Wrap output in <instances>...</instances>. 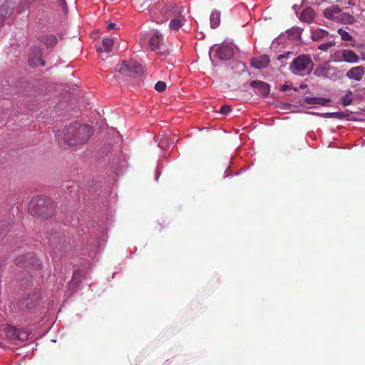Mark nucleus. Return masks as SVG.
I'll return each instance as SVG.
<instances>
[{"label":"nucleus","mask_w":365,"mask_h":365,"mask_svg":"<svg viewBox=\"0 0 365 365\" xmlns=\"http://www.w3.org/2000/svg\"><path fill=\"white\" fill-rule=\"evenodd\" d=\"M341 59H334V62H347L350 63H357L359 60V56L354 51L349 49H343L341 51Z\"/></svg>","instance_id":"ddd939ff"},{"label":"nucleus","mask_w":365,"mask_h":365,"mask_svg":"<svg viewBox=\"0 0 365 365\" xmlns=\"http://www.w3.org/2000/svg\"><path fill=\"white\" fill-rule=\"evenodd\" d=\"M16 280L18 286L22 289H26L33 284V277L28 271L19 273Z\"/></svg>","instance_id":"f8f14e48"},{"label":"nucleus","mask_w":365,"mask_h":365,"mask_svg":"<svg viewBox=\"0 0 365 365\" xmlns=\"http://www.w3.org/2000/svg\"><path fill=\"white\" fill-rule=\"evenodd\" d=\"M92 134L93 129L90 125L74 121L65 125L62 130L56 133V137L59 143L74 146L86 143Z\"/></svg>","instance_id":"f257e3e1"},{"label":"nucleus","mask_w":365,"mask_h":365,"mask_svg":"<svg viewBox=\"0 0 365 365\" xmlns=\"http://www.w3.org/2000/svg\"><path fill=\"white\" fill-rule=\"evenodd\" d=\"M309 64L312 65V68L314 63L310 56L306 54H301L293 59L289 69L293 73L297 74L300 71H305Z\"/></svg>","instance_id":"0eeeda50"},{"label":"nucleus","mask_w":365,"mask_h":365,"mask_svg":"<svg viewBox=\"0 0 365 365\" xmlns=\"http://www.w3.org/2000/svg\"><path fill=\"white\" fill-rule=\"evenodd\" d=\"M155 1V0H147V1L145 2V4H147V3H148L149 1H150V2H151V1Z\"/></svg>","instance_id":"3c124183"},{"label":"nucleus","mask_w":365,"mask_h":365,"mask_svg":"<svg viewBox=\"0 0 365 365\" xmlns=\"http://www.w3.org/2000/svg\"><path fill=\"white\" fill-rule=\"evenodd\" d=\"M303 29L300 27H292L287 29L284 33H281L277 38L272 41V45H279L282 43V39L287 35V38L291 41H297L301 39V35Z\"/></svg>","instance_id":"9d476101"},{"label":"nucleus","mask_w":365,"mask_h":365,"mask_svg":"<svg viewBox=\"0 0 365 365\" xmlns=\"http://www.w3.org/2000/svg\"><path fill=\"white\" fill-rule=\"evenodd\" d=\"M119 163H122L121 167H123L125 162V160H120L118 158H117L116 163H115V160L113 159V165H115L116 164H119Z\"/></svg>","instance_id":"37998d69"},{"label":"nucleus","mask_w":365,"mask_h":365,"mask_svg":"<svg viewBox=\"0 0 365 365\" xmlns=\"http://www.w3.org/2000/svg\"><path fill=\"white\" fill-rule=\"evenodd\" d=\"M334 59H341V56L340 57L339 55L336 54L333 56V60Z\"/></svg>","instance_id":"09e8293b"},{"label":"nucleus","mask_w":365,"mask_h":365,"mask_svg":"<svg viewBox=\"0 0 365 365\" xmlns=\"http://www.w3.org/2000/svg\"><path fill=\"white\" fill-rule=\"evenodd\" d=\"M210 26L212 29L217 28L220 24V12L214 11L210 14Z\"/></svg>","instance_id":"393cba45"},{"label":"nucleus","mask_w":365,"mask_h":365,"mask_svg":"<svg viewBox=\"0 0 365 365\" xmlns=\"http://www.w3.org/2000/svg\"><path fill=\"white\" fill-rule=\"evenodd\" d=\"M182 24L181 20L175 19L170 21L169 27L173 30L177 31L182 26Z\"/></svg>","instance_id":"2f4dec72"},{"label":"nucleus","mask_w":365,"mask_h":365,"mask_svg":"<svg viewBox=\"0 0 365 365\" xmlns=\"http://www.w3.org/2000/svg\"><path fill=\"white\" fill-rule=\"evenodd\" d=\"M48 238L50 245L56 255L65 251L70 242L61 232H55L51 233Z\"/></svg>","instance_id":"423d86ee"},{"label":"nucleus","mask_w":365,"mask_h":365,"mask_svg":"<svg viewBox=\"0 0 365 365\" xmlns=\"http://www.w3.org/2000/svg\"><path fill=\"white\" fill-rule=\"evenodd\" d=\"M293 90H294V91H296V92H297V91H299V88H297V87H296V88H293Z\"/></svg>","instance_id":"603ef678"},{"label":"nucleus","mask_w":365,"mask_h":365,"mask_svg":"<svg viewBox=\"0 0 365 365\" xmlns=\"http://www.w3.org/2000/svg\"><path fill=\"white\" fill-rule=\"evenodd\" d=\"M352 100L353 99L351 98V91H349V93H347L342 98L343 104L344 106L350 105L352 103Z\"/></svg>","instance_id":"c9c22d12"},{"label":"nucleus","mask_w":365,"mask_h":365,"mask_svg":"<svg viewBox=\"0 0 365 365\" xmlns=\"http://www.w3.org/2000/svg\"><path fill=\"white\" fill-rule=\"evenodd\" d=\"M158 53H160L161 55L163 56H167L169 54V52L168 50L166 49H163L162 50L161 48L160 50H158Z\"/></svg>","instance_id":"c03bdc74"},{"label":"nucleus","mask_w":365,"mask_h":365,"mask_svg":"<svg viewBox=\"0 0 365 365\" xmlns=\"http://www.w3.org/2000/svg\"><path fill=\"white\" fill-rule=\"evenodd\" d=\"M336 21L344 24H353L355 22V18L352 14L343 12L340 16H336Z\"/></svg>","instance_id":"4be33fe9"},{"label":"nucleus","mask_w":365,"mask_h":365,"mask_svg":"<svg viewBox=\"0 0 365 365\" xmlns=\"http://www.w3.org/2000/svg\"><path fill=\"white\" fill-rule=\"evenodd\" d=\"M163 41V37L161 34L158 31H156L153 36L149 39V46H150L153 51H157L160 49V43Z\"/></svg>","instance_id":"a211bd4d"},{"label":"nucleus","mask_w":365,"mask_h":365,"mask_svg":"<svg viewBox=\"0 0 365 365\" xmlns=\"http://www.w3.org/2000/svg\"><path fill=\"white\" fill-rule=\"evenodd\" d=\"M217 46L215 50V56L222 61L230 60L234 56V49L225 43H222L220 46L215 44L212 46L209 52L210 58L212 59V53L215 51V48Z\"/></svg>","instance_id":"6e6552de"},{"label":"nucleus","mask_w":365,"mask_h":365,"mask_svg":"<svg viewBox=\"0 0 365 365\" xmlns=\"http://www.w3.org/2000/svg\"><path fill=\"white\" fill-rule=\"evenodd\" d=\"M333 72L331 73H329V71L327 73V77L326 78H329L330 80L336 81L337 79L341 78V71L338 70L335 67H332V69H331Z\"/></svg>","instance_id":"c85d7f7f"},{"label":"nucleus","mask_w":365,"mask_h":365,"mask_svg":"<svg viewBox=\"0 0 365 365\" xmlns=\"http://www.w3.org/2000/svg\"><path fill=\"white\" fill-rule=\"evenodd\" d=\"M293 56H294V53L293 52H290V51L286 52V53H284L283 54L279 55L278 57H277V60L281 61L280 66H283L285 65V63L282 61L283 59L289 58H290V57H292Z\"/></svg>","instance_id":"473e14b6"},{"label":"nucleus","mask_w":365,"mask_h":365,"mask_svg":"<svg viewBox=\"0 0 365 365\" xmlns=\"http://www.w3.org/2000/svg\"><path fill=\"white\" fill-rule=\"evenodd\" d=\"M329 36V32L322 29H317L312 34L311 38L314 41H319L326 36Z\"/></svg>","instance_id":"5701e85b"},{"label":"nucleus","mask_w":365,"mask_h":365,"mask_svg":"<svg viewBox=\"0 0 365 365\" xmlns=\"http://www.w3.org/2000/svg\"><path fill=\"white\" fill-rule=\"evenodd\" d=\"M114 44V40L113 38H104L102 40V46L103 48L100 47L99 51L101 52H110Z\"/></svg>","instance_id":"b1692460"},{"label":"nucleus","mask_w":365,"mask_h":365,"mask_svg":"<svg viewBox=\"0 0 365 365\" xmlns=\"http://www.w3.org/2000/svg\"><path fill=\"white\" fill-rule=\"evenodd\" d=\"M363 144H364V145L365 144V140L363 141Z\"/></svg>","instance_id":"864d4df0"},{"label":"nucleus","mask_w":365,"mask_h":365,"mask_svg":"<svg viewBox=\"0 0 365 365\" xmlns=\"http://www.w3.org/2000/svg\"><path fill=\"white\" fill-rule=\"evenodd\" d=\"M41 302V294L37 289L29 293L24 294L16 302L17 309L23 313L32 312Z\"/></svg>","instance_id":"7ed1b4c3"},{"label":"nucleus","mask_w":365,"mask_h":365,"mask_svg":"<svg viewBox=\"0 0 365 365\" xmlns=\"http://www.w3.org/2000/svg\"><path fill=\"white\" fill-rule=\"evenodd\" d=\"M307 87V84H306V83H302V84H301V85H300L299 88H301V89H304V88H306Z\"/></svg>","instance_id":"de8ad7c7"},{"label":"nucleus","mask_w":365,"mask_h":365,"mask_svg":"<svg viewBox=\"0 0 365 365\" xmlns=\"http://www.w3.org/2000/svg\"><path fill=\"white\" fill-rule=\"evenodd\" d=\"M11 220H12V218L11 217L10 214H9V220H0V243L3 241L6 233L9 232Z\"/></svg>","instance_id":"412c9836"},{"label":"nucleus","mask_w":365,"mask_h":365,"mask_svg":"<svg viewBox=\"0 0 365 365\" xmlns=\"http://www.w3.org/2000/svg\"><path fill=\"white\" fill-rule=\"evenodd\" d=\"M307 1V0H302V4H301V6L305 4V2Z\"/></svg>","instance_id":"8fccbe9b"},{"label":"nucleus","mask_w":365,"mask_h":365,"mask_svg":"<svg viewBox=\"0 0 365 365\" xmlns=\"http://www.w3.org/2000/svg\"><path fill=\"white\" fill-rule=\"evenodd\" d=\"M155 89L158 92H163L166 89V83L164 81H158L155 85Z\"/></svg>","instance_id":"f704fd0d"},{"label":"nucleus","mask_w":365,"mask_h":365,"mask_svg":"<svg viewBox=\"0 0 365 365\" xmlns=\"http://www.w3.org/2000/svg\"><path fill=\"white\" fill-rule=\"evenodd\" d=\"M101 187L100 183L96 180H91L87 185L88 195H93V194L96 193Z\"/></svg>","instance_id":"cd10ccee"},{"label":"nucleus","mask_w":365,"mask_h":365,"mask_svg":"<svg viewBox=\"0 0 365 365\" xmlns=\"http://www.w3.org/2000/svg\"><path fill=\"white\" fill-rule=\"evenodd\" d=\"M292 107V105L289 103H283L282 108L284 109H289Z\"/></svg>","instance_id":"a18cd8bd"},{"label":"nucleus","mask_w":365,"mask_h":365,"mask_svg":"<svg viewBox=\"0 0 365 365\" xmlns=\"http://www.w3.org/2000/svg\"><path fill=\"white\" fill-rule=\"evenodd\" d=\"M29 337V333L26 330L24 329H19L17 340L20 341H25Z\"/></svg>","instance_id":"7c9ffc66"},{"label":"nucleus","mask_w":365,"mask_h":365,"mask_svg":"<svg viewBox=\"0 0 365 365\" xmlns=\"http://www.w3.org/2000/svg\"><path fill=\"white\" fill-rule=\"evenodd\" d=\"M19 329L9 326L5 329L6 336L11 340H17Z\"/></svg>","instance_id":"a878e982"},{"label":"nucleus","mask_w":365,"mask_h":365,"mask_svg":"<svg viewBox=\"0 0 365 365\" xmlns=\"http://www.w3.org/2000/svg\"><path fill=\"white\" fill-rule=\"evenodd\" d=\"M232 111V108L229 105H224L220 108V113L222 115H227Z\"/></svg>","instance_id":"4c0bfd02"},{"label":"nucleus","mask_w":365,"mask_h":365,"mask_svg":"<svg viewBox=\"0 0 365 365\" xmlns=\"http://www.w3.org/2000/svg\"><path fill=\"white\" fill-rule=\"evenodd\" d=\"M56 203L50 197L38 196L31 200L28 205V211L39 220H46L56 212Z\"/></svg>","instance_id":"f03ea898"},{"label":"nucleus","mask_w":365,"mask_h":365,"mask_svg":"<svg viewBox=\"0 0 365 365\" xmlns=\"http://www.w3.org/2000/svg\"><path fill=\"white\" fill-rule=\"evenodd\" d=\"M337 32L341 36V38L343 41H350L353 40V36L343 29H339Z\"/></svg>","instance_id":"c756f323"},{"label":"nucleus","mask_w":365,"mask_h":365,"mask_svg":"<svg viewBox=\"0 0 365 365\" xmlns=\"http://www.w3.org/2000/svg\"><path fill=\"white\" fill-rule=\"evenodd\" d=\"M291 89H292V87H291L290 86H289V85H287V84H284V85H282V87H281V89H280V90H281L282 91H287V90H291Z\"/></svg>","instance_id":"79ce46f5"},{"label":"nucleus","mask_w":365,"mask_h":365,"mask_svg":"<svg viewBox=\"0 0 365 365\" xmlns=\"http://www.w3.org/2000/svg\"><path fill=\"white\" fill-rule=\"evenodd\" d=\"M365 73L364 68L361 66L351 68L346 72V77L359 81L362 79Z\"/></svg>","instance_id":"4468645a"},{"label":"nucleus","mask_w":365,"mask_h":365,"mask_svg":"<svg viewBox=\"0 0 365 365\" xmlns=\"http://www.w3.org/2000/svg\"><path fill=\"white\" fill-rule=\"evenodd\" d=\"M269 63V58L267 55L264 54L258 58H253L251 60V65L257 69L266 68Z\"/></svg>","instance_id":"2eb2a0df"},{"label":"nucleus","mask_w":365,"mask_h":365,"mask_svg":"<svg viewBox=\"0 0 365 365\" xmlns=\"http://www.w3.org/2000/svg\"><path fill=\"white\" fill-rule=\"evenodd\" d=\"M336 45V42L334 41H330L327 43H322L319 46V49L322 51H327L330 47H332Z\"/></svg>","instance_id":"72a5a7b5"},{"label":"nucleus","mask_w":365,"mask_h":365,"mask_svg":"<svg viewBox=\"0 0 365 365\" xmlns=\"http://www.w3.org/2000/svg\"><path fill=\"white\" fill-rule=\"evenodd\" d=\"M14 263L19 267L26 269H40L42 264L34 252H28L15 258Z\"/></svg>","instance_id":"20e7f679"},{"label":"nucleus","mask_w":365,"mask_h":365,"mask_svg":"<svg viewBox=\"0 0 365 365\" xmlns=\"http://www.w3.org/2000/svg\"><path fill=\"white\" fill-rule=\"evenodd\" d=\"M331 10L336 19L337 16H340V14H342L341 8H339L338 6H333Z\"/></svg>","instance_id":"ea45409f"},{"label":"nucleus","mask_w":365,"mask_h":365,"mask_svg":"<svg viewBox=\"0 0 365 365\" xmlns=\"http://www.w3.org/2000/svg\"><path fill=\"white\" fill-rule=\"evenodd\" d=\"M315 18V13L312 7H306L301 13L299 19L305 23L311 24Z\"/></svg>","instance_id":"f3484780"},{"label":"nucleus","mask_w":365,"mask_h":365,"mask_svg":"<svg viewBox=\"0 0 365 365\" xmlns=\"http://www.w3.org/2000/svg\"><path fill=\"white\" fill-rule=\"evenodd\" d=\"M117 29V25L114 23H108L107 26V29L110 31Z\"/></svg>","instance_id":"a19ab883"},{"label":"nucleus","mask_w":365,"mask_h":365,"mask_svg":"<svg viewBox=\"0 0 365 365\" xmlns=\"http://www.w3.org/2000/svg\"><path fill=\"white\" fill-rule=\"evenodd\" d=\"M331 69H332V66H331L327 61L324 63L323 66L317 67L314 71V74L318 77H324L326 78L328 72L331 71Z\"/></svg>","instance_id":"aec40b11"},{"label":"nucleus","mask_w":365,"mask_h":365,"mask_svg":"<svg viewBox=\"0 0 365 365\" xmlns=\"http://www.w3.org/2000/svg\"><path fill=\"white\" fill-rule=\"evenodd\" d=\"M42 56L41 48L36 46H32L29 51V65L31 67L44 66L46 63L42 58Z\"/></svg>","instance_id":"1a4fd4ad"},{"label":"nucleus","mask_w":365,"mask_h":365,"mask_svg":"<svg viewBox=\"0 0 365 365\" xmlns=\"http://www.w3.org/2000/svg\"><path fill=\"white\" fill-rule=\"evenodd\" d=\"M301 6H298L297 4H294L292 6V9L295 11V13L297 14L298 10L300 8Z\"/></svg>","instance_id":"49530a36"},{"label":"nucleus","mask_w":365,"mask_h":365,"mask_svg":"<svg viewBox=\"0 0 365 365\" xmlns=\"http://www.w3.org/2000/svg\"><path fill=\"white\" fill-rule=\"evenodd\" d=\"M38 40L44 43L47 48L53 47L58 42L56 36L52 34H44L39 36Z\"/></svg>","instance_id":"6ab92c4d"},{"label":"nucleus","mask_w":365,"mask_h":365,"mask_svg":"<svg viewBox=\"0 0 365 365\" xmlns=\"http://www.w3.org/2000/svg\"><path fill=\"white\" fill-rule=\"evenodd\" d=\"M312 115L322 116L324 118H342L344 117V115L342 112H335V113H309Z\"/></svg>","instance_id":"bb28decb"},{"label":"nucleus","mask_w":365,"mask_h":365,"mask_svg":"<svg viewBox=\"0 0 365 365\" xmlns=\"http://www.w3.org/2000/svg\"><path fill=\"white\" fill-rule=\"evenodd\" d=\"M58 6L62 9L64 13H67L68 11V6L66 2V0H58Z\"/></svg>","instance_id":"58836bf2"},{"label":"nucleus","mask_w":365,"mask_h":365,"mask_svg":"<svg viewBox=\"0 0 365 365\" xmlns=\"http://www.w3.org/2000/svg\"><path fill=\"white\" fill-rule=\"evenodd\" d=\"M304 102L310 105H320L326 106L331 102V100L330 98L322 97H305L304 98Z\"/></svg>","instance_id":"dca6fc26"},{"label":"nucleus","mask_w":365,"mask_h":365,"mask_svg":"<svg viewBox=\"0 0 365 365\" xmlns=\"http://www.w3.org/2000/svg\"><path fill=\"white\" fill-rule=\"evenodd\" d=\"M324 16L327 19H332L336 21V18L334 16L333 11L331 8H327L324 11Z\"/></svg>","instance_id":"e433bc0d"},{"label":"nucleus","mask_w":365,"mask_h":365,"mask_svg":"<svg viewBox=\"0 0 365 365\" xmlns=\"http://www.w3.org/2000/svg\"><path fill=\"white\" fill-rule=\"evenodd\" d=\"M250 86L254 88L255 93L257 95H260L262 97H267L269 94L270 86L266 82L253 80L250 82Z\"/></svg>","instance_id":"9b49d317"},{"label":"nucleus","mask_w":365,"mask_h":365,"mask_svg":"<svg viewBox=\"0 0 365 365\" xmlns=\"http://www.w3.org/2000/svg\"><path fill=\"white\" fill-rule=\"evenodd\" d=\"M115 69L117 72L126 76H130L132 74L141 75L143 73V68L141 65L133 61H123L121 63L117 64Z\"/></svg>","instance_id":"39448f33"}]
</instances>
